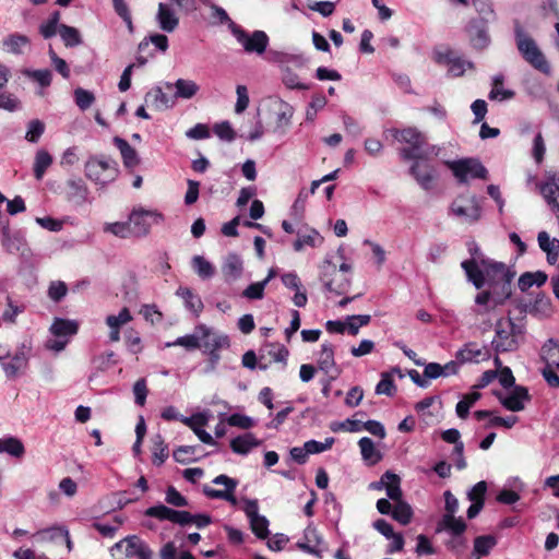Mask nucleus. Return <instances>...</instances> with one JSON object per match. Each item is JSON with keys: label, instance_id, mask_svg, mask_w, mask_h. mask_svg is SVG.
<instances>
[{"label": "nucleus", "instance_id": "f257e3e1", "mask_svg": "<svg viewBox=\"0 0 559 559\" xmlns=\"http://www.w3.org/2000/svg\"><path fill=\"white\" fill-rule=\"evenodd\" d=\"M396 141L408 144V147H403L400 155L405 160L411 159H426L429 155H437L438 150L436 146L424 148L426 143L425 135L416 128L408 127L404 129H389L386 130Z\"/></svg>", "mask_w": 559, "mask_h": 559}, {"label": "nucleus", "instance_id": "f03ea898", "mask_svg": "<svg viewBox=\"0 0 559 559\" xmlns=\"http://www.w3.org/2000/svg\"><path fill=\"white\" fill-rule=\"evenodd\" d=\"M514 37L516 48L522 58L535 70L550 75L551 67L544 52L540 50L535 39L531 37L519 23L514 26Z\"/></svg>", "mask_w": 559, "mask_h": 559}, {"label": "nucleus", "instance_id": "7ed1b4c3", "mask_svg": "<svg viewBox=\"0 0 559 559\" xmlns=\"http://www.w3.org/2000/svg\"><path fill=\"white\" fill-rule=\"evenodd\" d=\"M84 173L95 185L106 187L116 180L119 169L115 159L105 155H93L86 160Z\"/></svg>", "mask_w": 559, "mask_h": 559}, {"label": "nucleus", "instance_id": "20e7f679", "mask_svg": "<svg viewBox=\"0 0 559 559\" xmlns=\"http://www.w3.org/2000/svg\"><path fill=\"white\" fill-rule=\"evenodd\" d=\"M523 326L512 319H499L496 322L492 347L498 353L514 352L523 337Z\"/></svg>", "mask_w": 559, "mask_h": 559}, {"label": "nucleus", "instance_id": "39448f33", "mask_svg": "<svg viewBox=\"0 0 559 559\" xmlns=\"http://www.w3.org/2000/svg\"><path fill=\"white\" fill-rule=\"evenodd\" d=\"M115 559H153L154 552L150 546L136 535H129L110 548Z\"/></svg>", "mask_w": 559, "mask_h": 559}, {"label": "nucleus", "instance_id": "423d86ee", "mask_svg": "<svg viewBox=\"0 0 559 559\" xmlns=\"http://www.w3.org/2000/svg\"><path fill=\"white\" fill-rule=\"evenodd\" d=\"M480 269L484 272L485 284L488 283L490 286L501 285L502 290L507 292V297L510 294V284L515 275V272L511 271L502 262H495L489 259L480 260Z\"/></svg>", "mask_w": 559, "mask_h": 559}, {"label": "nucleus", "instance_id": "0eeeda50", "mask_svg": "<svg viewBox=\"0 0 559 559\" xmlns=\"http://www.w3.org/2000/svg\"><path fill=\"white\" fill-rule=\"evenodd\" d=\"M79 330V324L74 320L56 318L49 329L52 340H48L46 347L52 352L59 353L63 350L70 341V337L75 335Z\"/></svg>", "mask_w": 559, "mask_h": 559}, {"label": "nucleus", "instance_id": "6e6552de", "mask_svg": "<svg viewBox=\"0 0 559 559\" xmlns=\"http://www.w3.org/2000/svg\"><path fill=\"white\" fill-rule=\"evenodd\" d=\"M445 165L452 170L460 183H466L468 178H487V169L475 158H463L459 160L445 162Z\"/></svg>", "mask_w": 559, "mask_h": 559}, {"label": "nucleus", "instance_id": "1a4fd4ad", "mask_svg": "<svg viewBox=\"0 0 559 559\" xmlns=\"http://www.w3.org/2000/svg\"><path fill=\"white\" fill-rule=\"evenodd\" d=\"M450 211L462 222L473 224L480 218V206L474 195H460L451 204Z\"/></svg>", "mask_w": 559, "mask_h": 559}, {"label": "nucleus", "instance_id": "9d476101", "mask_svg": "<svg viewBox=\"0 0 559 559\" xmlns=\"http://www.w3.org/2000/svg\"><path fill=\"white\" fill-rule=\"evenodd\" d=\"M162 219V215L154 211L144 209H134L129 215V226L131 235L144 237L148 234L152 224Z\"/></svg>", "mask_w": 559, "mask_h": 559}, {"label": "nucleus", "instance_id": "9b49d317", "mask_svg": "<svg viewBox=\"0 0 559 559\" xmlns=\"http://www.w3.org/2000/svg\"><path fill=\"white\" fill-rule=\"evenodd\" d=\"M233 33L246 52L257 55H262L265 52L269 45V36L265 32L254 31L249 34L243 29L235 27Z\"/></svg>", "mask_w": 559, "mask_h": 559}, {"label": "nucleus", "instance_id": "f8f14e48", "mask_svg": "<svg viewBox=\"0 0 559 559\" xmlns=\"http://www.w3.org/2000/svg\"><path fill=\"white\" fill-rule=\"evenodd\" d=\"M468 251L472 254V259L463 261L461 266L465 271L468 281L472 282L477 289H480L485 285L484 272L480 269V260L485 258L483 257L479 247L474 241L468 243Z\"/></svg>", "mask_w": 559, "mask_h": 559}, {"label": "nucleus", "instance_id": "ddd939ff", "mask_svg": "<svg viewBox=\"0 0 559 559\" xmlns=\"http://www.w3.org/2000/svg\"><path fill=\"white\" fill-rule=\"evenodd\" d=\"M28 354L29 348L23 344L13 356L8 355L0 357V365L8 378L13 379L26 369L28 365Z\"/></svg>", "mask_w": 559, "mask_h": 559}, {"label": "nucleus", "instance_id": "4468645a", "mask_svg": "<svg viewBox=\"0 0 559 559\" xmlns=\"http://www.w3.org/2000/svg\"><path fill=\"white\" fill-rule=\"evenodd\" d=\"M242 501V511L249 519L252 532L258 538H266L269 535V521L264 515L259 514L258 500L245 498Z\"/></svg>", "mask_w": 559, "mask_h": 559}, {"label": "nucleus", "instance_id": "2eb2a0df", "mask_svg": "<svg viewBox=\"0 0 559 559\" xmlns=\"http://www.w3.org/2000/svg\"><path fill=\"white\" fill-rule=\"evenodd\" d=\"M466 33L474 49L484 50L490 45L487 21L484 17L471 20L466 26Z\"/></svg>", "mask_w": 559, "mask_h": 559}, {"label": "nucleus", "instance_id": "dca6fc26", "mask_svg": "<svg viewBox=\"0 0 559 559\" xmlns=\"http://www.w3.org/2000/svg\"><path fill=\"white\" fill-rule=\"evenodd\" d=\"M539 192L547 203V205L551 209V211L556 214L559 213V171L548 173L543 182L538 185Z\"/></svg>", "mask_w": 559, "mask_h": 559}, {"label": "nucleus", "instance_id": "f3484780", "mask_svg": "<svg viewBox=\"0 0 559 559\" xmlns=\"http://www.w3.org/2000/svg\"><path fill=\"white\" fill-rule=\"evenodd\" d=\"M144 514L159 521H169L181 526L188 525V519L190 518V512L174 510L164 504L150 507L145 510Z\"/></svg>", "mask_w": 559, "mask_h": 559}, {"label": "nucleus", "instance_id": "a211bd4d", "mask_svg": "<svg viewBox=\"0 0 559 559\" xmlns=\"http://www.w3.org/2000/svg\"><path fill=\"white\" fill-rule=\"evenodd\" d=\"M197 332L201 335V347L204 348V352L229 347V338L226 334L218 333L203 324L197 326Z\"/></svg>", "mask_w": 559, "mask_h": 559}, {"label": "nucleus", "instance_id": "6ab92c4d", "mask_svg": "<svg viewBox=\"0 0 559 559\" xmlns=\"http://www.w3.org/2000/svg\"><path fill=\"white\" fill-rule=\"evenodd\" d=\"M323 538L319 534L316 527L308 526L304 532V539L297 544L298 548L301 550L314 555L318 558L322 557L323 548Z\"/></svg>", "mask_w": 559, "mask_h": 559}, {"label": "nucleus", "instance_id": "aec40b11", "mask_svg": "<svg viewBox=\"0 0 559 559\" xmlns=\"http://www.w3.org/2000/svg\"><path fill=\"white\" fill-rule=\"evenodd\" d=\"M156 22L162 31L173 33L179 25V17L170 4L160 2L156 13Z\"/></svg>", "mask_w": 559, "mask_h": 559}, {"label": "nucleus", "instance_id": "412c9836", "mask_svg": "<svg viewBox=\"0 0 559 559\" xmlns=\"http://www.w3.org/2000/svg\"><path fill=\"white\" fill-rule=\"evenodd\" d=\"M182 424L188 426L203 443L210 445L216 443L213 437L203 429L207 424V417L204 414L198 413L188 418H182Z\"/></svg>", "mask_w": 559, "mask_h": 559}, {"label": "nucleus", "instance_id": "4be33fe9", "mask_svg": "<svg viewBox=\"0 0 559 559\" xmlns=\"http://www.w3.org/2000/svg\"><path fill=\"white\" fill-rule=\"evenodd\" d=\"M328 269L332 270L334 277L331 280H326L325 276L328 272H323L322 281L324 283V287L328 292L335 293L336 295L344 294L350 285V278L347 275L338 274L335 265L328 262Z\"/></svg>", "mask_w": 559, "mask_h": 559}, {"label": "nucleus", "instance_id": "5701e85b", "mask_svg": "<svg viewBox=\"0 0 559 559\" xmlns=\"http://www.w3.org/2000/svg\"><path fill=\"white\" fill-rule=\"evenodd\" d=\"M487 357L488 353L485 350V347H479L474 342L465 344L455 354V358L460 364L478 362Z\"/></svg>", "mask_w": 559, "mask_h": 559}, {"label": "nucleus", "instance_id": "b1692460", "mask_svg": "<svg viewBox=\"0 0 559 559\" xmlns=\"http://www.w3.org/2000/svg\"><path fill=\"white\" fill-rule=\"evenodd\" d=\"M500 403L511 412L523 411L524 402L530 400L528 391L524 386H515L514 390L506 397H499Z\"/></svg>", "mask_w": 559, "mask_h": 559}, {"label": "nucleus", "instance_id": "393cba45", "mask_svg": "<svg viewBox=\"0 0 559 559\" xmlns=\"http://www.w3.org/2000/svg\"><path fill=\"white\" fill-rule=\"evenodd\" d=\"M409 173L415 178L417 183L424 190H430L432 188V182L436 177L435 169L429 165H420L418 162H415L411 168Z\"/></svg>", "mask_w": 559, "mask_h": 559}, {"label": "nucleus", "instance_id": "a878e982", "mask_svg": "<svg viewBox=\"0 0 559 559\" xmlns=\"http://www.w3.org/2000/svg\"><path fill=\"white\" fill-rule=\"evenodd\" d=\"M275 115H276V120H275L274 132H278V133L283 134V133H285L286 129L292 123V117L294 115V109L286 102L277 100L275 103Z\"/></svg>", "mask_w": 559, "mask_h": 559}, {"label": "nucleus", "instance_id": "bb28decb", "mask_svg": "<svg viewBox=\"0 0 559 559\" xmlns=\"http://www.w3.org/2000/svg\"><path fill=\"white\" fill-rule=\"evenodd\" d=\"M243 263L241 258L236 253H228L222 265V272L226 282L236 281L241 276Z\"/></svg>", "mask_w": 559, "mask_h": 559}, {"label": "nucleus", "instance_id": "cd10ccee", "mask_svg": "<svg viewBox=\"0 0 559 559\" xmlns=\"http://www.w3.org/2000/svg\"><path fill=\"white\" fill-rule=\"evenodd\" d=\"M114 144L119 150L126 168L133 169L140 164L136 151L124 139L115 136Z\"/></svg>", "mask_w": 559, "mask_h": 559}, {"label": "nucleus", "instance_id": "c85d7f7f", "mask_svg": "<svg viewBox=\"0 0 559 559\" xmlns=\"http://www.w3.org/2000/svg\"><path fill=\"white\" fill-rule=\"evenodd\" d=\"M380 485L385 487L386 496L395 503L403 501L401 479L396 474L390 471L385 472L381 477Z\"/></svg>", "mask_w": 559, "mask_h": 559}, {"label": "nucleus", "instance_id": "c756f323", "mask_svg": "<svg viewBox=\"0 0 559 559\" xmlns=\"http://www.w3.org/2000/svg\"><path fill=\"white\" fill-rule=\"evenodd\" d=\"M262 441L257 439L253 433L247 432L231 439L230 448L234 453L247 455L253 448L259 447Z\"/></svg>", "mask_w": 559, "mask_h": 559}, {"label": "nucleus", "instance_id": "7c9ffc66", "mask_svg": "<svg viewBox=\"0 0 559 559\" xmlns=\"http://www.w3.org/2000/svg\"><path fill=\"white\" fill-rule=\"evenodd\" d=\"M317 361L320 370L325 373L335 371L336 376L338 374L334 359V346L331 343H323L321 345V350L319 352Z\"/></svg>", "mask_w": 559, "mask_h": 559}, {"label": "nucleus", "instance_id": "2f4dec72", "mask_svg": "<svg viewBox=\"0 0 559 559\" xmlns=\"http://www.w3.org/2000/svg\"><path fill=\"white\" fill-rule=\"evenodd\" d=\"M167 88H176L175 98L190 99L197 95L200 86L192 80L178 79L174 84L166 83Z\"/></svg>", "mask_w": 559, "mask_h": 559}, {"label": "nucleus", "instance_id": "473e14b6", "mask_svg": "<svg viewBox=\"0 0 559 559\" xmlns=\"http://www.w3.org/2000/svg\"><path fill=\"white\" fill-rule=\"evenodd\" d=\"M447 531L452 536H460L466 531V523L462 518L455 515H442L437 526V532Z\"/></svg>", "mask_w": 559, "mask_h": 559}, {"label": "nucleus", "instance_id": "72a5a7b5", "mask_svg": "<svg viewBox=\"0 0 559 559\" xmlns=\"http://www.w3.org/2000/svg\"><path fill=\"white\" fill-rule=\"evenodd\" d=\"M145 103L157 110L168 109L174 106V100L169 98L159 86L152 88L145 94Z\"/></svg>", "mask_w": 559, "mask_h": 559}, {"label": "nucleus", "instance_id": "f704fd0d", "mask_svg": "<svg viewBox=\"0 0 559 559\" xmlns=\"http://www.w3.org/2000/svg\"><path fill=\"white\" fill-rule=\"evenodd\" d=\"M67 187L70 201L76 204L87 201L88 188L82 179H70L67 181Z\"/></svg>", "mask_w": 559, "mask_h": 559}, {"label": "nucleus", "instance_id": "c9c22d12", "mask_svg": "<svg viewBox=\"0 0 559 559\" xmlns=\"http://www.w3.org/2000/svg\"><path fill=\"white\" fill-rule=\"evenodd\" d=\"M23 74L28 79L33 80L34 82H36L40 86V90L37 92V95L39 96L45 95L44 88L48 87L52 81V72L48 69H25L23 71Z\"/></svg>", "mask_w": 559, "mask_h": 559}, {"label": "nucleus", "instance_id": "e433bc0d", "mask_svg": "<svg viewBox=\"0 0 559 559\" xmlns=\"http://www.w3.org/2000/svg\"><path fill=\"white\" fill-rule=\"evenodd\" d=\"M358 445L360 449L361 457L365 462H368L369 464H376L379 461H381L382 455L381 453L376 449V445L373 441L368 437H362L358 441Z\"/></svg>", "mask_w": 559, "mask_h": 559}, {"label": "nucleus", "instance_id": "4c0bfd02", "mask_svg": "<svg viewBox=\"0 0 559 559\" xmlns=\"http://www.w3.org/2000/svg\"><path fill=\"white\" fill-rule=\"evenodd\" d=\"M2 45L5 51L14 55H21L23 53V48L29 45V39L25 35L15 33L5 37Z\"/></svg>", "mask_w": 559, "mask_h": 559}, {"label": "nucleus", "instance_id": "58836bf2", "mask_svg": "<svg viewBox=\"0 0 559 559\" xmlns=\"http://www.w3.org/2000/svg\"><path fill=\"white\" fill-rule=\"evenodd\" d=\"M53 159L52 156L44 148L36 152L34 158V176L37 180H41L46 170L51 166Z\"/></svg>", "mask_w": 559, "mask_h": 559}, {"label": "nucleus", "instance_id": "ea45409f", "mask_svg": "<svg viewBox=\"0 0 559 559\" xmlns=\"http://www.w3.org/2000/svg\"><path fill=\"white\" fill-rule=\"evenodd\" d=\"M176 294L183 299L185 306L188 310L195 313L197 316L202 311L203 302L201 298L194 295L190 288L179 287Z\"/></svg>", "mask_w": 559, "mask_h": 559}, {"label": "nucleus", "instance_id": "a19ab883", "mask_svg": "<svg viewBox=\"0 0 559 559\" xmlns=\"http://www.w3.org/2000/svg\"><path fill=\"white\" fill-rule=\"evenodd\" d=\"M0 453L22 457L25 453V448L22 441L15 437L0 438Z\"/></svg>", "mask_w": 559, "mask_h": 559}, {"label": "nucleus", "instance_id": "79ce46f5", "mask_svg": "<svg viewBox=\"0 0 559 559\" xmlns=\"http://www.w3.org/2000/svg\"><path fill=\"white\" fill-rule=\"evenodd\" d=\"M547 281V274L537 271V272H526L523 273L519 278V287L521 290L525 292L526 289L531 288L533 285L542 286Z\"/></svg>", "mask_w": 559, "mask_h": 559}, {"label": "nucleus", "instance_id": "37998d69", "mask_svg": "<svg viewBox=\"0 0 559 559\" xmlns=\"http://www.w3.org/2000/svg\"><path fill=\"white\" fill-rule=\"evenodd\" d=\"M542 358L547 366L559 369V342L549 340L542 348Z\"/></svg>", "mask_w": 559, "mask_h": 559}, {"label": "nucleus", "instance_id": "c03bdc74", "mask_svg": "<svg viewBox=\"0 0 559 559\" xmlns=\"http://www.w3.org/2000/svg\"><path fill=\"white\" fill-rule=\"evenodd\" d=\"M445 57H447V64L449 66V72L453 76H461L464 74L466 69L474 68L473 62L464 60L460 57H456L453 53H448Z\"/></svg>", "mask_w": 559, "mask_h": 559}, {"label": "nucleus", "instance_id": "a18cd8bd", "mask_svg": "<svg viewBox=\"0 0 559 559\" xmlns=\"http://www.w3.org/2000/svg\"><path fill=\"white\" fill-rule=\"evenodd\" d=\"M480 393L473 391L465 394L456 404L455 412L461 419L467 418L471 407L480 399Z\"/></svg>", "mask_w": 559, "mask_h": 559}, {"label": "nucleus", "instance_id": "49530a36", "mask_svg": "<svg viewBox=\"0 0 559 559\" xmlns=\"http://www.w3.org/2000/svg\"><path fill=\"white\" fill-rule=\"evenodd\" d=\"M59 35L67 47H75L82 44L80 32L75 27L61 24Z\"/></svg>", "mask_w": 559, "mask_h": 559}, {"label": "nucleus", "instance_id": "de8ad7c7", "mask_svg": "<svg viewBox=\"0 0 559 559\" xmlns=\"http://www.w3.org/2000/svg\"><path fill=\"white\" fill-rule=\"evenodd\" d=\"M191 263L195 273L203 280L211 278L215 273L213 264L202 255H194Z\"/></svg>", "mask_w": 559, "mask_h": 559}, {"label": "nucleus", "instance_id": "09e8293b", "mask_svg": "<svg viewBox=\"0 0 559 559\" xmlns=\"http://www.w3.org/2000/svg\"><path fill=\"white\" fill-rule=\"evenodd\" d=\"M392 518L402 525H407L412 521L413 509L406 501H400L394 504Z\"/></svg>", "mask_w": 559, "mask_h": 559}, {"label": "nucleus", "instance_id": "8fccbe9b", "mask_svg": "<svg viewBox=\"0 0 559 559\" xmlns=\"http://www.w3.org/2000/svg\"><path fill=\"white\" fill-rule=\"evenodd\" d=\"M153 442V463L162 465L168 457V447L160 435H155Z\"/></svg>", "mask_w": 559, "mask_h": 559}, {"label": "nucleus", "instance_id": "3c124183", "mask_svg": "<svg viewBox=\"0 0 559 559\" xmlns=\"http://www.w3.org/2000/svg\"><path fill=\"white\" fill-rule=\"evenodd\" d=\"M321 242L322 238L319 233L312 229L309 234L298 235V238L294 242V249L295 251H301L305 246L317 247Z\"/></svg>", "mask_w": 559, "mask_h": 559}, {"label": "nucleus", "instance_id": "603ef678", "mask_svg": "<svg viewBox=\"0 0 559 559\" xmlns=\"http://www.w3.org/2000/svg\"><path fill=\"white\" fill-rule=\"evenodd\" d=\"M371 317L369 314H354L345 319L346 331L352 335H357L359 328L369 324Z\"/></svg>", "mask_w": 559, "mask_h": 559}, {"label": "nucleus", "instance_id": "864d4df0", "mask_svg": "<svg viewBox=\"0 0 559 559\" xmlns=\"http://www.w3.org/2000/svg\"><path fill=\"white\" fill-rule=\"evenodd\" d=\"M496 544L497 540L491 535L478 536L474 540V552L478 556H487Z\"/></svg>", "mask_w": 559, "mask_h": 559}, {"label": "nucleus", "instance_id": "5fc2aeb1", "mask_svg": "<svg viewBox=\"0 0 559 559\" xmlns=\"http://www.w3.org/2000/svg\"><path fill=\"white\" fill-rule=\"evenodd\" d=\"M168 347L170 346H182L188 350H193L201 347V335L198 334H187L180 337H177L174 342L166 344Z\"/></svg>", "mask_w": 559, "mask_h": 559}, {"label": "nucleus", "instance_id": "6e6d98bb", "mask_svg": "<svg viewBox=\"0 0 559 559\" xmlns=\"http://www.w3.org/2000/svg\"><path fill=\"white\" fill-rule=\"evenodd\" d=\"M74 100H75L76 106L81 110H86L95 102V96L92 92L84 90L82 87H78L74 91Z\"/></svg>", "mask_w": 559, "mask_h": 559}, {"label": "nucleus", "instance_id": "4d7b16f0", "mask_svg": "<svg viewBox=\"0 0 559 559\" xmlns=\"http://www.w3.org/2000/svg\"><path fill=\"white\" fill-rule=\"evenodd\" d=\"M330 429L333 432L348 431L357 432L362 429V421L356 419H346L344 421H333L330 425Z\"/></svg>", "mask_w": 559, "mask_h": 559}, {"label": "nucleus", "instance_id": "13d9d810", "mask_svg": "<svg viewBox=\"0 0 559 559\" xmlns=\"http://www.w3.org/2000/svg\"><path fill=\"white\" fill-rule=\"evenodd\" d=\"M132 320V316L128 308H122L117 316H108L106 323L110 329H120L123 324H127Z\"/></svg>", "mask_w": 559, "mask_h": 559}, {"label": "nucleus", "instance_id": "bf43d9fd", "mask_svg": "<svg viewBox=\"0 0 559 559\" xmlns=\"http://www.w3.org/2000/svg\"><path fill=\"white\" fill-rule=\"evenodd\" d=\"M203 493L211 499H222L229 502L231 506H237L238 500L235 497V491L221 492L219 489H214L210 486L203 487Z\"/></svg>", "mask_w": 559, "mask_h": 559}, {"label": "nucleus", "instance_id": "052dcab7", "mask_svg": "<svg viewBox=\"0 0 559 559\" xmlns=\"http://www.w3.org/2000/svg\"><path fill=\"white\" fill-rule=\"evenodd\" d=\"M123 520L119 516L114 518L112 523H104L96 522L94 523V527L104 536V537H112L118 528L122 525Z\"/></svg>", "mask_w": 559, "mask_h": 559}, {"label": "nucleus", "instance_id": "680f3d73", "mask_svg": "<svg viewBox=\"0 0 559 559\" xmlns=\"http://www.w3.org/2000/svg\"><path fill=\"white\" fill-rule=\"evenodd\" d=\"M148 43H152L157 49L160 51H166L168 49V38L163 34H153L148 37V39H144L139 44V50L143 51L146 47H148Z\"/></svg>", "mask_w": 559, "mask_h": 559}, {"label": "nucleus", "instance_id": "e2e57ef3", "mask_svg": "<svg viewBox=\"0 0 559 559\" xmlns=\"http://www.w3.org/2000/svg\"><path fill=\"white\" fill-rule=\"evenodd\" d=\"M44 131L45 124L40 120L34 119L28 123L25 139L31 143H37L40 136L44 134Z\"/></svg>", "mask_w": 559, "mask_h": 559}, {"label": "nucleus", "instance_id": "0e129e2a", "mask_svg": "<svg viewBox=\"0 0 559 559\" xmlns=\"http://www.w3.org/2000/svg\"><path fill=\"white\" fill-rule=\"evenodd\" d=\"M334 443V438L330 437L324 440V442H320L317 440H309L305 442V445L307 448L308 455L309 454H318L321 452H324L326 450H330Z\"/></svg>", "mask_w": 559, "mask_h": 559}, {"label": "nucleus", "instance_id": "69168bd1", "mask_svg": "<svg viewBox=\"0 0 559 559\" xmlns=\"http://www.w3.org/2000/svg\"><path fill=\"white\" fill-rule=\"evenodd\" d=\"M265 282L250 284L243 292L242 297L250 300H260L264 297Z\"/></svg>", "mask_w": 559, "mask_h": 559}, {"label": "nucleus", "instance_id": "338daca9", "mask_svg": "<svg viewBox=\"0 0 559 559\" xmlns=\"http://www.w3.org/2000/svg\"><path fill=\"white\" fill-rule=\"evenodd\" d=\"M68 293V287L64 282L57 281L51 282L48 288V297L58 302L60 301Z\"/></svg>", "mask_w": 559, "mask_h": 559}, {"label": "nucleus", "instance_id": "774afa93", "mask_svg": "<svg viewBox=\"0 0 559 559\" xmlns=\"http://www.w3.org/2000/svg\"><path fill=\"white\" fill-rule=\"evenodd\" d=\"M165 500L168 504L174 507H186L188 500L175 487L169 486L166 490Z\"/></svg>", "mask_w": 559, "mask_h": 559}]
</instances>
